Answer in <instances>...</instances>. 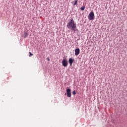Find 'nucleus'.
Listing matches in <instances>:
<instances>
[{
    "mask_svg": "<svg viewBox=\"0 0 127 127\" xmlns=\"http://www.w3.org/2000/svg\"><path fill=\"white\" fill-rule=\"evenodd\" d=\"M66 27L68 29L71 30V32L74 31V33L75 31H77V26L73 18H71L70 20L67 22Z\"/></svg>",
    "mask_w": 127,
    "mask_h": 127,
    "instance_id": "nucleus-1",
    "label": "nucleus"
},
{
    "mask_svg": "<svg viewBox=\"0 0 127 127\" xmlns=\"http://www.w3.org/2000/svg\"><path fill=\"white\" fill-rule=\"evenodd\" d=\"M95 18V14L94 13V12L91 11L88 15V19L89 20H93Z\"/></svg>",
    "mask_w": 127,
    "mask_h": 127,
    "instance_id": "nucleus-2",
    "label": "nucleus"
},
{
    "mask_svg": "<svg viewBox=\"0 0 127 127\" xmlns=\"http://www.w3.org/2000/svg\"><path fill=\"white\" fill-rule=\"evenodd\" d=\"M62 64L64 67H67V66H68L67 59H64L62 62Z\"/></svg>",
    "mask_w": 127,
    "mask_h": 127,
    "instance_id": "nucleus-3",
    "label": "nucleus"
},
{
    "mask_svg": "<svg viewBox=\"0 0 127 127\" xmlns=\"http://www.w3.org/2000/svg\"><path fill=\"white\" fill-rule=\"evenodd\" d=\"M66 94H67V97L68 98H71V89L70 88L66 89Z\"/></svg>",
    "mask_w": 127,
    "mask_h": 127,
    "instance_id": "nucleus-4",
    "label": "nucleus"
},
{
    "mask_svg": "<svg viewBox=\"0 0 127 127\" xmlns=\"http://www.w3.org/2000/svg\"><path fill=\"white\" fill-rule=\"evenodd\" d=\"M80 54V49L77 48L75 50V56H78Z\"/></svg>",
    "mask_w": 127,
    "mask_h": 127,
    "instance_id": "nucleus-5",
    "label": "nucleus"
},
{
    "mask_svg": "<svg viewBox=\"0 0 127 127\" xmlns=\"http://www.w3.org/2000/svg\"><path fill=\"white\" fill-rule=\"evenodd\" d=\"M68 62L69 63L70 66H72V65H73V62H74V59L72 58H69L68 60Z\"/></svg>",
    "mask_w": 127,
    "mask_h": 127,
    "instance_id": "nucleus-6",
    "label": "nucleus"
},
{
    "mask_svg": "<svg viewBox=\"0 0 127 127\" xmlns=\"http://www.w3.org/2000/svg\"><path fill=\"white\" fill-rule=\"evenodd\" d=\"M71 3L73 4V5H76L77 3H78V0H74L73 1L71 2Z\"/></svg>",
    "mask_w": 127,
    "mask_h": 127,
    "instance_id": "nucleus-7",
    "label": "nucleus"
},
{
    "mask_svg": "<svg viewBox=\"0 0 127 127\" xmlns=\"http://www.w3.org/2000/svg\"><path fill=\"white\" fill-rule=\"evenodd\" d=\"M24 36L25 38H26V37H27V36H28V34L27 33V32H25Z\"/></svg>",
    "mask_w": 127,
    "mask_h": 127,
    "instance_id": "nucleus-8",
    "label": "nucleus"
},
{
    "mask_svg": "<svg viewBox=\"0 0 127 127\" xmlns=\"http://www.w3.org/2000/svg\"><path fill=\"white\" fill-rule=\"evenodd\" d=\"M80 9L81 10H85V6H82L81 8H80Z\"/></svg>",
    "mask_w": 127,
    "mask_h": 127,
    "instance_id": "nucleus-9",
    "label": "nucleus"
},
{
    "mask_svg": "<svg viewBox=\"0 0 127 127\" xmlns=\"http://www.w3.org/2000/svg\"><path fill=\"white\" fill-rule=\"evenodd\" d=\"M29 57H31V56H33V55L31 53V52H29Z\"/></svg>",
    "mask_w": 127,
    "mask_h": 127,
    "instance_id": "nucleus-10",
    "label": "nucleus"
},
{
    "mask_svg": "<svg viewBox=\"0 0 127 127\" xmlns=\"http://www.w3.org/2000/svg\"><path fill=\"white\" fill-rule=\"evenodd\" d=\"M72 95H76V91L75 90L72 91Z\"/></svg>",
    "mask_w": 127,
    "mask_h": 127,
    "instance_id": "nucleus-11",
    "label": "nucleus"
},
{
    "mask_svg": "<svg viewBox=\"0 0 127 127\" xmlns=\"http://www.w3.org/2000/svg\"><path fill=\"white\" fill-rule=\"evenodd\" d=\"M47 60H48V61H50V59L48 58H47Z\"/></svg>",
    "mask_w": 127,
    "mask_h": 127,
    "instance_id": "nucleus-12",
    "label": "nucleus"
}]
</instances>
